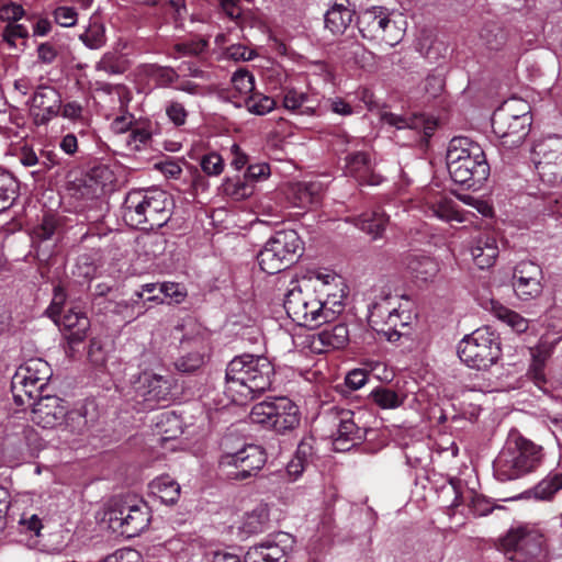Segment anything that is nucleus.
<instances>
[{
  "label": "nucleus",
  "mask_w": 562,
  "mask_h": 562,
  "mask_svg": "<svg viewBox=\"0 0 562 562\" xmlns=\"http://www.w3.org/2000/svg\"><path fill=\"white\" fill-rule=\"evenodd\" d=\"M267 461L265 450L257 445H247L235 453H226L220 464L231 480L244 481L258 474Z\"/></svg>",
  "instance_id": "obj_12"
},
{
  "label": "nucleus",
  "mask_w": 562,
  "mask_h": 562,
  "mask_svg": "<svg viewBox=\"0 0 562 562\" xmlns=\"http://www.w3.org/2000/svg\"><path fill=\"white\" fill-rule=\"evenodd\" d=\"M334 424L337 427L336 432L333 434L336 450H349L364 438V430L355 423L351 411L337 413L334 417Z\"/></svg>",
  "instance_id": "obj_18"
},
{
  "label": "nucleus",
  "mask_w": 562,
  "mask_h": 562,
  "mask_svg": "<svg viewBox=\"0 0 562 562\" xmlns=\"http://www.w3.org/2000/svg\"><path fill=\"white\" fill-rule=\"evenodd\" d=\"M346 169L360 186H379L383 181V177L374 171L368 155L362 151L346 157Z\"/></svg>",
  "instance_id": "obj_22"
},
{
  "label": "nucleus",
  "mask_w": 562,
  "mask_h": 562,
  "mask_svg": "<svg viewBox=\"0 0 562 562\" xmlns=\"http://www.w3.org/2000/svg\"><path fill=\"white\" fill-rule=\"evenodd\" d=\"M481 38L490 49H498L505 43V35L497 26L485 27L481 32Z\"/></svg>",
  "instance_id": "obj_52"
},
{
  "label": "nucleus",
  "mask_w": 562,
  "mask_h": 562,
  "mask_svg": "<svg viewBox=\"0 0 562 562\" xmlns=\"http://www.w3.org/2000/svg\"><path fill=\"white\" fill-rule=\"evenodd\" d=\"M146 72L154 78L159 86H168L178 78L177 72L172 68L157 65L148 66Z\"/></svg>",
  "instance_id": "obj_49"
},
{
  "label": "nucleus",
  "mask_w": 562,
  "mask_h": 562,
  "mask_svg": "<svg viewBox=\"0 0 562 562\" xmlns=\"http://www.w3.org/2000/svg\"><path fill=\"white\" fill-rule=\"evenodd\" d=\"M367 380L368 375L366 371L361 369L350 371L345 379L347 386L352 390L362 387L367 383Z\"/></svg>",
  "instance_id": "obj_63"
},
{
  "label": "nucleus",
  "mask_w": 562,
  "mask_h": 562,
  "mask_svg": "<svg viewBox=\"0 0 562 562\" xmlns=\"http://www.w3.org/2000/svg\"><path fill=\"white\" fill-rule=\"evenodd\" d=\"M530 124L531 117L528 113L515 115L507 105L495 111L492 116L493 132L506 148L521 145L530 131Z\"/></svg>",
  "instance_id": "obj_13"
},
{
  "label": "nucleus",
  "mask_w": 562,
  "mask_h": 562,
  "mask_svg": "<svg viewBox=\"0 0 562 562\" xmlns=\"http://www.w3.org/2000/svg\"><path fill=\"white\" fill-rule=\"evenodd\" d=\"M349 0H336L325 14V27L334 35L342 34L352 22Z\"/></svg>",
  "instance_id": "obj_25"
},
{
  "label": "nucleus",
  "mask_w": 562,
  "mask_h": 562,
  "mask_svg": "<svg viewBox=\"0 0 562 562\" xmlns=\"http://www.w3.org/2000/svg\"><path fill=\"white\" fill-rule=\"evenodd\" d=\"M66 304V293L64 289L56 288L54 291V296L52 303L48 307V313L52 318H55L57 315L61 314L66 308H64Z\"/></svg>",
  "instance_id": "obj_62"
},
{
  "label": "nucleus",
  "mask_w": 562,
  "mask_h": 562,
  "mask_svg": "<svg viewBox=\"0 0 562 562\" xmlns=\"http://www.w3.org/2000/svg\"><path fill=\"white\" fill-rule=\"evenodd\" d=\"M384 121L397 128H412V130H422L424 135L430 137L436 128V122L426 117L423 114L412 115V116H403L394 113H386L384 115Z\"/></svg>",
  "instance_id": "obj_27"
},
{
  "label": "nucleus",
  "mask_w": 562,
  "mask_h": 562,
  "mask_svg": "<svg viewBox=\"0 0 562 562\" xmlns=\"http://www.w3.org/2000/svg\"><path fill=\"white\" fill-rule=\"evenodd\" d=\"M274 378V367L263 356L241 355L226 368L225 393L232 402L245 404L269 391Z\"/></svg>",
  "instance_id": "obj_1"
},
{
  "label": "nucleus",
  "mask_w": 562,
  "mask_h": 562,
  "mask_svg": "<svg viewBox=\"0 0 562 562\" xmlns=\"http://www.w3.org/2000/svg\"><path fill=\"white\" fill-rule=\"evenodd\" d=\"M19 160L24 167H34L38 166V169L36 171H33L32 173H44L47 170H49L55 162L52 161L50 164L46 162L44 159H41L33 149L23 147L21 149V153L19 155Z\"/></svg>",
  "instance_id": "obj_45"
},
{
  "label": "nucleus",
  "mask_w": 562,
  "mask_h": 562,
  "mask_svg": "<svg viewBox=\"0 0 562 562\" xmlns=\"http://www.w3.org/2000/svg\"><path fill=\"white\" fill-rule=\"evenodd\" d=\"M151 493L157 496L161 503L167 505L175 504L180 496V485L169 475L159 476L150 484Z\"/></svg>",
  "instance_id": "obj_30"
},
{
  "label": "nucleus",
  "mask_w": 562,
  "mask_h": 562,
  "mask_svg": "<svg viewBox=\"0 0 562 562\" xmlns=\"http://www.w3.org/2000/svg\"><path fill=\"white\" fill-rule=\"evenodd\" d=\"M53 319L60 330L65 333L70 345L83 341L90 328L89 318L77 306L67 307V310Z\"/></svg>",
  "instance_id": "obj_17"
},
{
  "label": "nucleus",
  "mask_w": 562,
  "mask_h": 562,
  "mask_svg": "<svg viewBox=\"0 0 562 562\" xmlns=\"http://www.w3.org/2000/svg\"><path fill=\"white\" fill-rule=\"evenodd\" d=\"M52 376V369L49 364L41 358H33L27 360L21 366L14 374V384L18 394L23 392L25 394V384L22 383H37L46 386V382Z\"/></svg>",
  "instance_id": "obj_21"
},
{
  "label": "nucleus",
  "mask_w": 562,
  "mask_h": 562,
  "mask_svg": "<svg viewBox=\"0 0 562 562\" xmlns=\"http://www.w3.org/2000/svg\"><path fill=\"white\" fill-rule=\"evenodd\" d=\"M204 363V355L200 351H192L181 356L175 362V367L178 371L189 373L201 368Z\"/></svg>",
  "instance_id": "obj_47"
},
{
  "label": "nucleus",
  "mask_w": 562,
  "mask_h": 562,
  "mask_svg": "<svg viewBox=\"0 0 562 562\" xmlns=\"http://www.w3.org/2000/svg\"><path fill=\"white\" fill-rule=\"evenodd\" d=\"M307 99L305 93L299 92L295 89H286L283 95V106L290 111L301 110V113L311 114L313 113V108L304 106Z\"/></svg>",
  "instance_id": "obj_40"
},
{
  "label": "nucleus",
  "mask_w": 562,
  "mask_h": 562,
  "mask_svg": "<svg viewBox=\"0 0 562 562\" xmlns=\"http://www.w3.org/2000/svg\"><path fill=\"white\" fill-rule=\"evenodd\" d=\"M61 97L52 86H40L32 98L36 124H47L60 112Z\"/></svg>",
  "instance_id": "obj_19"
},
{
  "label": "nucleus",
  "mask_w": 562,
  "mask_h": 562,
  "mask_svg": "<svg viewBox=\"0 0 562 562\" xmlns=\"http://www.w3.org/2000/svg\"><path fill=\"white\" fill-rule=\"evenodd\" d=\"M245 106L250 113L256 115H265L274 109L276 101L262 93L252 92L246 97Z\"/></svg>",
  "instance_id": "obj_38"
},
{
  "label": "nucleus",
  "mask_w": 562,
  "mask_h": 562,
  "mask_svg": "<svg viewBox=\"0 0 562 562\" xmlns=\"http://www.w3.org/2000/svg\"><path fill=\"white\" fill-rule=\"evenodd\" d=\"M159 290L166 297H170L177 304L183 302L187 296V291L180 283L164 282L159 285Z\"/></svg>",
  "instance_id": "obj_54"
},
{
  "label": "nucleus",
  "mask_w": 562,
  "mask_h": 562,
  "mask_svg": "<svg viewBox=\"0 0 562 562\" xmlns=\"http://www.w3.org/2000/svg\"><path fill=\"white\" fill-rule=\"evenodd\" d=\"M106 515L110 527L128 538L138 536L150 522L149 507L136 498L115 499Z\"/></svg>",
  "instance_id": "obj_11"
},
{
  "label": "nucleus",
  "mask_w": 562,
  "mask_h": 562,
  "mask_svg": "<svg viewBox=\"0 0 562 562\" xmlns=\"http://www.w3.org/2000/svg\"><path fill=\"white\" fill-rule=\"evenodd\" d=\"M37 61L44 65H52L56 61L59 50L55 43L45 42L37 46Z\"/></svg>",
  "instance_id": "obj_53"
},
{
  "label": "nucleus",
  "mask_w": 562,
  "mask_h": 562,
  "mask_svg": "<svg viewBox=\"0 0 562 562\" xmlns=\"http://www.w3.org/2000/svg\"><path fill=\"white\" fill-rule=\"evenodd\" d=\"M77 12L71 7H58L54 10L55 22L64 27L74 26L77 23Z\"/></svg>",
  "instance_id": "obj_55"
},
{
  "label": "nucleus",
  "mask_w": 562,
  "mask_h": 562,
  "mask_svg": "<svg viewBox=\"0 0 562 562\" xmlns=\"http://www.w3.org/2000/svg\"><path fill=\"white\" fill-rule=\"evenodd\" d=\"M140 383L137 393L148 403V407L166 403L170 400L171 384L162 375L144 373L140 378Z\"/></svg>",
  "instance_id": "obj_20"
},
{
  "label": "nucleus",
  "mask_w": 562,
  "mask_h": 562,
  "mask_svg": "<svg viewBox=\"0 0 562 562\" xmlns=\"http://www.w3.org/2000/svg\"><path fill=\"white\" fill-rule=\"evenodd\" d=\"M249 417L252 423L272 428L279 434L295 429L301 420L297 405L288 397L257 403L252 406Z\"/></svg>",
  "instance_id": "obj_10"
},
{
  "label": "nucleus",
  "mask_w": 562,
  "mask_h": 562,
  "mask_svg": "<svg viewBox=\"0 0 562 562\" xmlns=\"http://www.w3.org/2000/svg\"><path fill=\"white\" fill-rule=\"evenodd\" d=\"M232 83L240 95L248 97L255 90V78L246 69L236 70L232 77Z\"/></svg>",
  "instance_id": "obj_44"
},
{
  "label": "nucleus",
  "mask_w": 562,
  "mask_h": 562,
  "mask_svg": "<svg viewBox=\"0 0 562 562\" xmlns=\"http://www.w3.org/2000/svg\"><path fill=\"white\" fill-rule=\"evenodd\" d=\"M405 269L416 282L428 283L437 277L439 265L427 256L408 255L405 258Z\"/></svg>",
  "instance_id": "obj_23"
},
{
  "label": "nucleus",
  "mask_w": 562,
  "mask_h": 562,
  "mask_svg": "<svg viewBox=\"0 0 562 562\" xmlns=\"http://www.w3.org/2000/svg\"><path fill=\"white\" fill-rule=\"evenodd\" d=\"M562 488V474H555L539 482L535 487V495L538 498L547 499Z\"/></svg>",
  "instance_id": "obj_46"
},
{
  "label": "nucleus",
  "mask_w": 562,
  "mask_h": 562,
  "mask_svg": "<svg viewBox=\"0 0 562 562\" xmlns=\"http://www.w3.org/2000/svg\"><path fill=\"white\" fill-rule=\"evenodd\" d=\"M542 269L533 261H520L513 273L516 295L525 301L538 297L542 292Z\"/></svg>",
  "instance_id": "obj_15"
},
{
  "label": "nucleus",
  "mask_w": 562,
  "mask_h": 562,
  "mask_svg": "<svg viewBox=\"0 0 562 562\" xmlns=\"http://www.w3.org/2000/svg\"><path fill=\"white\" fill-rule=\"evenodd\" d=\"M302 249L301 238L295 231L277 232L259 251V267L269 274L278 273L293 265Z\"/></svg>",
  "instance_id": "obj_7"
},
{
  "label": "nucleus",
  "mask_w": 562,
  "mask_h": 562,
  "mask_svg": "<svg viewBox=\"0 0 562 562\" xmlns=\"http://www.w3.org/2000/svg\"><path fill=\"white\" fill-rule=\"evenodd\" d=\"M263 513L252 512L245 517L241 529L247 533H258L263 530Z\"/></svg>",
  "instance_id": "obj_58"
},
{
  "label": "nucleus",
  "mask_w": 562,
  "mask_h": 562,
  "mask_svg": "<svg viewBox=\"0 0 562 562\" xmlns=\"http://www.w3.org/2000/svg\"><path fill=\"white\" fill-rule=\"evenodd\" d=\"M166 114L177 126L183 125L188 117V111L184 109L183 104L178 101H171L166 106Z\"/></svg>",
  "instance_id": "obj_57"
},
{
  "label": "nucleus",
  "mask_w": 562,
  "mask_h": 562,
  "mask_svg": "<svg viewBox=\"0 0 562 562\" xmlns=\"http://www.w3.org/2000/svg\"><path fill=\"white\" fill-rule=\"evenodd\" d=\"M270 173V168L267 164L250 165L245 172V178L248 182L255 186V182L261 179H266Z\"/></svg>",
  "instance_id": "obj_61"
},
{
  "label": "nucleus",
  "mask_w": 562,
  "mask_h": 562,
  "mask_svg": "<svg viewBox=\"0 0 562 562\" xmlns=\"http://www.w3.org/2000/svg\"><path fill=\"white\" fill-rule=\"evenodd\" d=\"M19 195V182L14 176L0 168V212L10 209Z\"/></svg>",
  "instance_id": "obj_33"
},
{
  "label": "nucleus",
  "mask_w": 562,
  "mask_h": 562,
  "mask_svg": "<svg viewBox=\"0 0 562 562\" xmlns=\"http://www.w3.org/2000/svg\"><path fill=\"white\" fill-rule=\"evenodd\" d=\"M387 224L389 216L381 210L366 212L355 220V225L372 239L381 238Z\"/></svg>",
  "instance_id": "obj_29"
},
{
  "label": "nucleus",
  "mask_w": 562,
  "mask_h": 562,
  "mask_svg": "<svg viewBox=\"0 0 562 562\" xmlns=\"http://www.w3.org/2000/svg\"><path fill=\"white\" fill-rule=\"evenodd\" d=\"M491 312L516 333H525L529 327L528 319L496 301H491Z\"/></svg>",
  "instance_id": "obj_32"
},
{
  "label": "nucleus",
  "mask_w": 562,
  "mask_h": 562,
  "mask_svg": "<svg viewBox=\"0 0 562 562\" xmlns=\"http://www.w3.org/2000/svg\"><path fill=\"white\" fill-rule=\"evenodd\" d=\"M27 37V27L20 23H8L2 31V38L11 48L18 46V40H23L22 45L25 46Z\"/></svg>",
  "instance_id": "obj_43"
},
{
  "label": "nucleus",
  "mask_w": 562,
  "mask_h": 562,
  "mask_svg": "<svg viewBox=\"0 0 562 562\" xmlns=\"http://www.w3.org/2000/svg\"><path fill=\"white\" fill-rule=\"evenodd\" d=\"M23 15L24 10L18 3L9 2L0 7V19L8 23H18Z\"/></svg>",
  "instance_id": "obj_59"
},
{
  "label": "nucleus",
  "mask_w": 562,
  "mask_h": 562,
  "mask_svg": "<svg viewBox=\"0 0 562 562\" xmlns=\"http://www.w3.org/2000/svg\"><path fill=\"white\" fill-rule=\"evenodd\" d=\"M536 169L542 182L555 186L562 181V137L552 136L533 148Z\"/></svg>",
  "instance_id": "obj_14"
},
{
  "label": "nucleus",
  "mask_w": 562,
  "mask_h": 562,
  "mask_svg": "<svg viewBox=\"0 0 562 562\" xmlns=\"http://www.w3.org/2000/svg\"><path fill=\"white\" fill-rule=\"evenodd\" d=\"M24 385V383H22ZM25 394L23 392L19 393L16 392V387L14 384V376L12 378L11 382V390L13 394L14 402L20 406H33V403H36V401L40 398L41 395L44 394L45 387L37 384V383H26L25 386Z\"/></svg>",
  "instance_id": "obj_36"
},
{
  "label": "nucleus",
  "mask_w": 562,
  "mask_h": 562,
  "mask_svg": "<svg viewBox=\"0 0 562 562\" xmlns=\"http://www.w3.org/2000/svg\"><path fill=\"white\" fill-rule=\"evenodd\" d=\"M284 549L268 539L249 548L245 554V562H284Z\"/></svg>",
  "instance_id": "obj_28"
},
{
  "label": "nucleus",
  "mask_w": 562,
  "mask_h": 562,
  "mask_svg": "<svg viewBox=\"0 0 562 562\" xmlns=\"http://www.w3.org/2000/svg\"><path fill=\"white\" fill-rule=\"evenodd\" d=\"M201 168L207 176H218L224 169V160L217 153L204 155L200 161Z\"/></svg>",
  "instance_id": "obj_50"
},
{
  "label": "nucleus",
  "mask_w": 562,
  "mask_h": 562,
  "mask_svg": "<svg viewBox=\"0 0 562 562\" xmlns=\"http://www.w3.org/2000/svg\"><path fill=\"white\" fill-rule=\"evenodd\" d=\"M446 159L451 179L468 189L482 187L490 176V165L483 148L468 137H453Z\"/></svg>",
  "instance_id": "obj_2"
},
{
  "label": "nucleus",
  "mask_w": 562,
  "mask_h": 562,
  "mask_svg": "<svg viewBox=\"0 0 562 562\" xmlns=\"http://www.w3.org/2000/svg\"><path fill=\"white\" fill-rule=\"evenodd\" d=\"M99 71H104L108 75H120L126 69L125 60H123L115 53H105L97 64Z\"/></svg>",
  "instance_id": "obj_42"
},
{
  "label": "nucleus",
  "mask_w": 562,
  "mask_h": 562,
  "mask_svg": "<svg viewBox=\"0 0 562 562\" xmlns=\"http://www.w3.org/2000/svg\"><path fill=\"white\" fill-rule=\"evenodd\" d=\"M171 204L164 190L131 191L124 201L123 217L130 226L139 229L160 228L171 217Z\"/></svg>",
  "instance_id": "obj_4"
},
{
  "label": "nucleus",
  "mask_w": 562,
  "mask_h": 562,
  "mask_svg": "<svg viewBox=\"0 0 562 562\" xmlns=\"http://www.w3.org/2000/svg\"><path fill=\"white\" fill-rule=\"evenodd\" d=\"M79 38L88 48L99 49L106 42L105 27L102 23L92 21Z\"/></svg>",
  "instance_id": "obj_34"
},
{
  "label": "nucleus",
  "mask_w": 562,
  "mask_h": 562,
  "mask_svg": "<svg viewBox=\"0 0 562 562\" xmlns=\"http://www.w3.org/2000/svg\"><path fill=\"white\" fill-rule=\"evenodd\" d=\"M372 401L382 409H393L403 404V398L387 387H378L371 392Z\"/></svg>",
  "instance_id": "obj_39"
},
{
  "label": "nucleus",
  "mask_w": 562,
  "mask_h": 562,
  "mask_svg": "<svg viewBox=\"0 0 562 562\" xmlns=\"http://www.w3.org/2000/svg\"><path fill=\"white\" fill-rule=\"evenodd\" d=\"M67 414L66 402L56 395H41L32 406V422L42 428H55Z\"/></svg>",
  "instance_id": "obj_16"
},
{
  "label": "nucleus",
  "mask_w": 562,
  "mask_h": 562,
  "mask_svg": "<svg viewBox=\"0 0 562 562\" xmlns=\"http://www.w3.org/2000/svg\"><path fill=\"white\" fill-rule=\"evenodd\" d=\"M133 114L125 112L122 115L116 116L111 123V130L116 134L127 132L133 125Z\"/></svg>",
  "instance_id": "obj_64"
},
{
  "label": "nucleus",
  "mask_w": 562,
  "mask_h": 562,
  "mask_svg": "<svg viewBox=\"0 0 562 562\" xmlns=\"http://www.w3.org/2000/svg\"><path fill=\"white\" fill-rule=\"evenodd\" d=\"M542 457L541 446L512 431L494 460L495 476L503 482L520 479L536 471L542 462Z\"/></svg>",
  "instance_id": "obj_3"
},
{
  "label": "nucleus",
  "mask_w": 562,
  "mask_h": 562,
  "mask_svg": "<svg viewBox=\"0 0 562 562\" xmlns=\"http://www.w3.org/2000/svg\"><path fill=\"white\" fill-rule=\"evenodd\" d=\"M58 226V220L55 215L47 214L43 217L42 223L37 225L34 231V238L44 241L50 239Z\"/></svg>",
  "instance_id": "obj_48"
},
{
  "label": "nucleus",
  "mask_w": 562,
  "mask_h": 562,
  "mask_svg": "<svg viewBox=\"0 0 562 562\" xmlns=\"http://www.w3.org/2000/svg\"><path fill=\"white\" fill-rule=\"evenodd\" d=\"M544 542V536L538 528L518 525L499 539L498 549L512 562H541Z\"/></svg>",
  "instance_id": "obj_5"
},
{
  "label": "nucleus",
  "mask_w": 562,
  "mask_h": 562,
  "mask_svg": "<svg viewBox=\"0 0 562 562\" xmlns=\"http://www.w3.org/2000/svg\"><path fill=\"white\" fill-rule=\"evenodd\" d=\"M151 138V132L145 127H135L132 130L127 144L134 150H139L142 146L146 145Z\"/></svg>",
  "instance_id": "obj_56"
},
{
  "label": "nucleus",
  "mask_w": 562,
  "mask_h": 562,
  "mask_svg": "<svg viewBox=\"0 0 562 562\" xmlns=\"http://www.w3.org/2000/svg\"><path fill=\"white\" fill-rule=\"evenodd\" d=\"M59 426L63 427V430H67L70 434H82L87 428L86 415L79 409L69 411L67 408V414Z\"/></svg>",
  "instance_id": "obj_41"
},
{
  "label": "nucleus",
  "mask_w": 562,
  "mask_h": 562,
  "mask_svg": "<svg viewBox=\"0 0 562 562\" xmlns=\"http://www.w3.org/2000/svg\"><path fill=\"white\" fill-rule=\"evenodd\" d=\"M498 254L496 238L490 234L480 235L471 247L473 261L480 269H488L494 266Z\"/></svg>",
  "instance_id": "obj_24"
},
{
  "label": "nucleus",
  "mask_w": 562,
  "mask_h": 562,
  "mask_svg": "<svg viewBox=\"0 0 562 562\" xmlns=\"http://www.w3.org/2000/svg\"><path fill=\"white\" fill-rule=\"evenodd\" d=\"M314 456V438L304 437L297 445L293 459L308 465L313 461Z\"/></svg>",
  "instance_id": "obj_51"
},
{
  "label": "nucleus",
  "mask_w": 562,
  "mask_h": 562,
  "mask_svg": "<svg viewBox=\"0 0 562 562\" xmlns=\"http://www.w3.org/2000/svg\"><path fill=\"white\" fill-rule=\"evenodd\" d=\"M283 305L288 316L300 326L314 327L323 324L322 297L308 283L293 282Z\"/></svg>",
  "instance_id": "obj_9"
},
{
  "label": "nucleus",
  "mask_w": 562,
  "mask_h": 562,
  "mask_svg": "<svg viewBox=\"0 0 562 562\" xmlns=\"http://www.w3.org/2000/svg\"><path fill=\"white\" fill-rule=\"evenodd\" d=\"M223 190L226 195L238 201L249 198L255 191V186L248 182L245 177L243 179L234 178L226 179L223 183Z\"/></svg>",
  "instance_id": "obj_35"
},
{
  "label": "nucleus",
  "mask_w": 562,
  "mask_h": 562,
  "mask_svg": "<svg viewBox=\"0 0 562 562\" xmlns=\"http://www.w3.org/2000/svg\"><path fill=\"white\" fill-rule=\"evenodd\" d=\"M501 352L499 338L488 327L475 329L458 345L460 360L477 370L492 367L499 359Z\"/></svg>",
  "instance_id": "obj_8"
},
{
  "label": "nucleus",
  "mask_w": 562,
  "mask_h": 562,
  "mask_svg": "<svg viewBox=\"0 0 562 562\" xmlns=\"http://www.w3.org/2000/svg\"><path fill=\"white\" fill-rule=\"evenodd\" d=\"M357 24L363 38L393 47L403 40L406 23L400 15L391 14L387 9L373 7L360 12Z\"/></svg>",
  "instance_id": "obj_6"
},
{
  "label": "nucleus",
  "mask_w": 562,
  "mask_h": 562,
  "mask_svg": "<svg viewBox=\"0 0 562 562\" xmlns=\"http://www.w3.org/2000/svg\"><path fill=\"white\" fill-rule=\"evenodd\" d=\"M322 318L323 324L329 323L334 321L342 311H344V293L342 290L340 291V294H326V299H322Z\"/></svg>",
  "instance_id": "obj_37"
},
{
  "label": "nucleus",
  "mask_w": 562,
  "mask_h": 562,
  "mask_svg": "<svg viewBox=\"0 0 562 562\" xmlns=\"http://www.w3.org/2000/svg\"><path fill=\"white\" fill-rule=\"evenodd\" d=\"M317 339L323 347L340 349L349 341V330L347 325L336 324L321 330Z\"/></svg>",
  "instance_id": "obj_31"
},
{
  "label": "nucleus",
  "mask_w": 562,
  "mask_h": 562,
  "mask_svg": "<svg viewBox=\"0 0 562 562\" xmlns=\"http://www.w3.org/2000/svg\"><path fill=\"white\" fill-rule=\"evenodd\" d=\"M340 49L344 50V57L353 59L355 63L362 61L367 53L366 48L357 42L344 43Z\"/></svg>",
  "instance_id": "obj_60"
},
{
  "label": "nucleus",
  "mask_w": 562,
  "mask_h": 562,
  "mask_svg": "<svg viewBox=\"0 0 562 562\" xmlns=\"http://www.w3.org/2000/svg\"><path fill=\"white\" fill-rule=\"evenodd\" d=\"M428 212L432 216L445 221L463 223L468 221V212L460 211L451 199L437 196L427 201Z\"/></svg>",
  "instance_id": "obj_26"
}]
</instances>
